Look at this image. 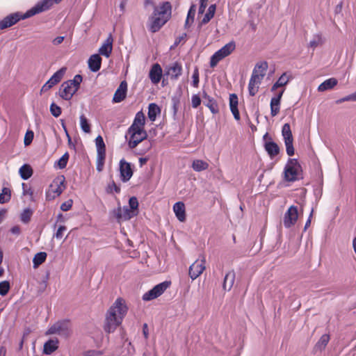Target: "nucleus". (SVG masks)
Masks as SVG:
<instances>
[{
	"label": "nucleus",
	"instance_id": "4",
	"mask_svg": "<svg viewBox=\"0 0 356 356\" xmlns=\"http://www.w3.org/2000/svg\"><path fill=\"white\" fill-rule=\"evenodd\" d=\"M268 68L267 63H257L252 70V73L248 83V92L250 95L254 96L258 92L262 79L266 75Z\"/></svg>",
	"mask_w": 356,
	"mask_h": 356
},
{
	"label": "nucleus",
	"instance_id": "64",
	"mask_svg": "<svg viewBox=\"0 0 356 356\" xmlns=\"http://www.w3.org/2000/svg\"><path fill=\"white\" fill-rule=\"evenodd\" d=\"M6 349L3 346L0 347V356H6Z\"/></svg>",
	"mask_w": 356,
	"mask_h": 356
},
{
	"label": "nucleus",
	"instance_id": "60",
	"mask_svg": "<svg viewBox=\"0 0 356 356\" xmlns=\"http://www.w3.org/2000/svg\"><path fill=\"white\" fill-rule=\"evenodd\" d=\"M143 335H144L145 338L147 339L148 338V335H149V332H148V327H147V325L146 323H145L143 325Z\"/></svg>",
	"mask_w": 356,
	"mask_h": 356
},
{
	"label": "nucleus",
	"instance_id": "17",
	"mask_svg": "<svg viewBox=\"0 0 356 356\" xmlns=\"http://www.w3.org/2000/svg\"><path fill=\"white\" fill-rule=\"evenodd\" d=\"M120 172L121 179L124 182L129 181L133 175L131 164L124 159H122L120 161Z\"/></svg>",
	"mask_w": 356,
	"mask_h": 356
},
{
	"label": "nucleus",
	"instance_id": "32",
	"mask_svg": "<svg viewBox=\"0 0 356 356\" xmlns=\"http://www.w3.org/2000/svg\"><path fill=\"white\" fill-rule=\"evenodd\" d=\"M161 113L159 106L154 103H151L148 106V118L152 122L155 121L156 116Z\"/></svg>",
	"mask_w": 356,
	"mask_h": 356
},
{
	"label": "nucleus",
	"instance_id": "25",
	"mask_svg": "<svg viewBox=\"0 0 356 356\" xmlns=\"http://www.w3.org/2000/svg\"><path fill=\"white\" fill-rule=\"evenodd\" d=\"M88 63L89 69L92 72H96L101 67L102 58L99 54H93L89 58Z\"/></svg>",
	"mask_w": 356,
	"mask_h": 356
},
{
	"label": "nucleus",
	"instance_id": "20",
	"mask_svg": "<svg viewBox=\"0 0 356 356\" xmlns=\"http://www.w3.org/2000/svg\"><path fill=\"white\" fill-rule=\"evenodd\" d=\"M163 74L162 68L159 64H154L149 73V77L154 84H157L160 82Z\"/></svg>",
	"mask_w": 356,
	"mask_h": 356
},
{
	"label": "nucleus",
	"instance_id": "36",
	"mask_svg": "<svg viewBox=\"0 0 356 356\" xmlns=\"http://www.w3.org/2000/svg\"><path fill=\"white\" fill-rule=\"evenodd\" d=\"M46 258H47L46 252H40L37 253L33 259V268H38L40 265H41L43 262H44V261L46 260Z\"/></svg>",
	"mask_w": 356,
	"mask_h": 356
},
{
	"label": "nucleus",
	"instance_id": "39",
	"mask_svg": "<svg viewBox=\"0 0 356 356\" xmlns=\"http://www.w3.org/2000/svg\"><path fill=\"white\" fill-rule=\"evenodd\" d=\"M11 197L10 190L8 188H3L0 193V203L4 204L10 201Z\"/></svg>",
	"mask_w": 356,
	"mask_h": 356
},
{
	"label": "nucleus",
	"instance_id": "13",
	"mask_svg": "<svg viewBox=\"0 0 356 356\" xmlns=\"http://www.w3.org/2000/svg\"><path fill=\"white\" fill-rule=\"evenodd\" d=\"M298 219V211L296 206H291L283 218V224L286 228H290L295 225Z\"/></svg>",
	"mask_w": 356,
	"mask_h": 356
},
{
	"label": "nucleus",
	"instance_id": "55",
	"mask_svg": "<svg viewBox=\"0 0 356 356\" xmlns=\"http://www.w3.org/2000/svg\"><path fill=\"white\" fill-rule=\"evenodd\" d=\"M208 0H200L199 14L203 13L207 5Z\"/></svg>",
	"mask_w": 356,
	"mask_h": 356
},
{
	"label": "nucleus",
	"instance_id": "45",
	"mask_svg": "<svg viewBox=\"0 0 356 356\" xmlns=\"http://www.w3.org/2000/svg\"><path fill=\"white\" fill-rule=\"evenodd\" d=\"M10 284L8 281H3L0 282V295L2 296H6L10 289Z\"/></svg>",
	"mask_w": 356,
	"mask_h": 356
},
{
	"label": "nucleus",
	"instance_id": "2",
	"mask_svg": "<svg viewBox=\"0 0 356 356\" xmlns=\"http://www.w3.org/2000/svg\"><path fill=\"white\" fill-rule=\"evenodd\" d=\"M127 311L125 302L122 298H118L107 312L104 330L106 332H113L122 323Z\"/></svg>",
	"mask_w": 356,
	"mask_h": 356
},
{
	"label": "nucleus",
	"instance_id": "24",
	"mask_svg": "<svg viewBox=\"0 0 356 356\" xmlns=\"http://www.w3.org/2000/svg\"><path fill=\"white\" fill-rule=\"evenodd\" d=\"M173 211L180 222H184L186 220L185 205L182 202H176L173 205Z\"/></svg>",
	"mask_w": 356,
	"mask_h": 356
},
{
	"label": "nucleus",
	"instance_id": "23",
	"mask_svg": "<svg viewBox=\"0 0 356 356\" xmlns=\"http://www.w3.org/2000/svg\"><path fill=\"white\" fill-rule=\"evenodd\" d=\"M202 98L204 99V105L209 108L211 112L213 114L218 113L219 108L216 101L210 97L206 92L203 91Z\"/></svg>",
	"mask_w": 356,
	"mask_h": 356
},
{
	"label": "nucleus",
	"instance_id": "44",
	"mask_svg": "<svg viewBox=\"0 0 356 356\" xmlns=\"http://www.w3.org/2000/svg\"><path fill=\"white\" fill-rule=\"evenodd\" d=\"M69 159V154L67 152L65 153L58 161L57 165L60 169H63L66 167Z\"/></svg>",
	"mask_w": 356,
	"mask_h": 356
},
{
	"label": "nucleus",
	"instance_id": "40",
	"mask_svg": "<svg viewBox=\"0 0 356 356\" xmlns=\"http://www.w3.org/2000/svg\"><path fill=\"white\" fill-rule=\"evenodd\" d=\"M329 340L330 336L328 334H323L316 344L315 348L320 350H323L328 343Z\"/></svg>",
	"mask_w": 356,
	"mask_h": 356
},
{
	"label": "nucleus",
	"instance_id": "15",
	"mask_svg": "<svg viewBox=\"0 0 356 356\" xmlns=\"http://www.w3.org/2000/svg\"><path fill=\"white\" fill-rule=\"evenodd\" d=\"M66 72V67H62L56 72L43 85L41 88V92H45L51 89L54 86L59 83L63 79Z\"/></svg>",
	"mask_w": 356,
	"mask_h": 356
},
{
	"label": "nucleus",
	"instance_id": "46",
	"mask_svg": "<svg viewBox=\"0 0 356 356\" xmlns=\"http://www.w3.org/2000/svg\"><path fill=\"white\" fill-rule=\"evenodd\" d=\"M50 111L52 115H54L56 118L58 117L61 114L60 108L54 103L51 104Z\"/></svg>",
	"mask_w": 356,
	"mask_h": 356
},
{
	"label": "nucleus",
	"instance_id": "54",
	"mask_svg": "<svg viewBox=\"0 0 356 356\" xmlns=\"http://www.w3.org/2000/svg\"><path fill=\"white\" fill-rule=\"evenodd\" d=\"M66 227L63 225L60 226L55 234V237L58 239H60L63 237V232L66 231Z\"/></svg>",
	"mask_w": 356,
	"mask_h": 356
},
{
	"label": "nucleus",
	"instance_id": "10",
	"mask_svg": "<svg viewBox=\"0 0 356 356\" xmlns=\"http://www.w3.org/2000/svg\"><path fill=\"white\" fill-rule=\"evenodd\" d=\"M71 333L70 323L67 321L58 322L49 328L47 334H57L60 336L67 337Z\"/></svg>",
	"mask_w": 356,
	"mask_h": 356
},
{
	"label": "nucleus",
	"instance_id": "16",
	"mask_svg": "<svg viewBox=\"0 0 356 356\" xmlns=\"http://www.w3.org/2000/svg\"><path fill=\"white\" fill-rule=\"evenodd\" d=\"M206 259L202 256L200 259L196 260L189 268V275L192 280L199 277L205 269Z\"/></svg>",
	"mask_w": 356,
	"mask_h": 356
},
{
	"label": "nucleus",
	"instance_id": "7",
	"mask_svg": "<svg viewBox=\"0 0 356 356\" xmlns=\"http://www.w3.org/2000/svg\"><path fill=\"white\" fill-rule=\"evenodd\" d=\"M235 48L236 44L234 41H231L226 44L211 57L210 66L211 67H216L219 61L230 55Z\"/></svg>",
	"mask_w": 356,
	"mask_h": 356
},
{
	"label": "nucleus",
	"instance_id": "28",
	"mask_svg": "<svg viewBox=\"0 0 356 356\" xmlns=\"http://www.w3.org/2000/svg\"><path fill=\"white\" fill-rule=\"evenodd\" d=\"M145 122V117L142 111H139L136 114L135 118L130 128L144 129Z\"/></svg>",
	"mask_w": 356,
	"mask_h": 356
},
{
	"label": "nucleus",
	"instance_id": "14",
	"mask_svg": "<svg viewBox=\"0 0 356 356\" xmlns=\"http://www.w3.org/2000/svg\"><path fill=\"white\" fill-rule=\"evenodd\" d=\"M95 144H96L97 152V169L98 171H101L102 169V166L104 165V162L105 156H106L105 144H104L103 138L101 136H98L96 138Z\"/></svg>",
	"mask_w": 356,
	"mask_h": 356
},
{
	"label": "nucleus",
	"instance_id": "47",
	"mask_svg": "<svg viewBox=\"0 0 356 356\" xmlns=\"http://www.w3.org/2000/svg\"><path fill=\"white\" fill-rule=\"evenodd\" d=\"M33 136H34V134L32 131H26L25 136H24V140L25 146H28L31 143V142L33 139Z\"/></svg>",
	"mask_w": 356,
	"mask_h": 356
},
{
	"label": "nucleus",
	"instance_id": "43",
	"mask_svg": "<svg viewBox=\"0 0 356 356\" xmlns=\"http://www.w3.org/2000/svg\"><path fill=\"white\" fill-rule=\"evenodd\" d=\"M323 43L321 35L319 34L314 35L313 38L310 40L309 46L313 49L317 47Z\"/></svg>",
	"mask_w": 356,
	"mask_h": 356
},
{
	"label": "nucleus",
	"instance_id": "52",
	"mask_svg": "<svg viewBox=\"0 0 356 356\" xmlns=\"http://www.w3.org/2000/svg\"><path fill=\"white\" fill-rule=\"evenodd\" d=\"M196 11V6L195 5H192L188 12L187 17L188 19H191V22H193L194 17Z\"/></svg>",
	"mask_w": 356,
	"mask_h": 356
},
{
	"label": "nucleus",
	"instance_id": "51",
	"mask_svg": "<svg viewBox=\"0 0 356 356\" xmlns=\"http://www.w3.org/2000/svg\"><path fill=\"white\" fill-rule=\"evenodd\" d=\"M73 202L72 200H68L67 201L63 202L60 206V209L63 211H69L72 207Z\"/></svg>",
	"mask_w": 356,
	"mask_h": 356
},
{
	"label": "nucleus",
	"instance_id": "58",
	"mask_svg": "<svg viewBox=\"0 0 356 356\" xmlns=\"http://www.w3.org/2000/svg\"><path fill=\"white\" fill-rule=\"evenodd\" d=\"M12 234L19 235L21 233V228L18 225L13 227L10 229Z\"/></svg>",
	"mask_w": 356,
	"mask_h": 356
},
{
	"label": "nucleus",
	"instance_id": "61",
	"mask_svg": "<svg viewBox=\"0 0 356 356\" xmlns=\"http://www.w3.org/2000/svg\"><path fill=\"white\" fill-rule=\"evenodd\" d=\"M313 209L311 211V213L309 215V217L308 218V220H307L306 223H305V229H307L309 226H310V224H311V218L313 215Z\"/></svg>",
	"mask_w": 356,
	"mask_h": 356
},
{
	"label": "nucleus",
	"instance_id": "19",
	"mask_svg": "<svg viewBox=\"0 0 356 356\" xmlns=\"http://www.w3.org/2000/svg\"><path fill=\"white\" fill-rule=\"evenodd\" d=\"M284 92V90L282 89L271 98L270 106V114L273 117L276 116L280 112V102Z\"/></svg>",
	"mask_w": 356,
	"mask_h": 356
},
{
	"label": "nucleus",
	"instance_id": "38",
	"mask_svg": "<svg viewBox=\"0 0 356 356\" xmlns=\"http://www.w3.org/2000/svg\"><path fill=\"white\" fill-rule=\"evenodd\" d=\"M215 11H216V5L215 4L211 5L209 7L207 13L204 15L203 19H202L201 24H204L208 23L213 17Z\"/></svg>",
	"mask_w": 356,
	"mask_h": 356
},
{
	"label": "nucleus",
	"instance_id": "48",
	"mask_svg": "<svg viewBox=\"0 0 356 356\" xmlns=\"http://www.w3.org/2000/svg\"><path fill=\"white\" fill-rule=\"evenodd\" d=\"M138 202L136 197H132L129 200V207L131 209L138 211Z\"/></svg>",
	"mask_w": 356,
	"mask_h": 356
},
{
	"label": "nucleus",
	"instance_id": "37",
	"mask_svg": "<svg viewBox=\"0 0 356 356\" xmlns=\"http://www.w3.org/2000/svg\"><path fill=\"white\" fill-rule=\"evenodd\" d=\"M289 81V77L284 73L283 74L279 79L274 83L273 86L271 90L274 91L277 90L280 87H283L287 84Z\"/></svg>",
	"mask_w": 356,
	"mask_h": 356
},
{
	"label": "nucleus",
	"instance_id": "30",
	"mask_svg": "<svg viewBox=\"0 0 356 356\" xmlns=\"http://www.w3.org/2000/svg\"><path fill=\"white\" fill-rule=\"evenodd\" d=\"M182 67L178 63H175L168 68V74L170 76L171 79H177L181 74Z\"/></svg>",
	"mask_w": 356,
	"mask_h": 356
},
{
	"label": "nucleus",
	"instance_id": "34",
	"mask_svg": "<svg viewBox=\"0 0 356 356\" xmlns=\"http://www.w3.org/2000/svg\"><path fill=\"white\" fill-rule=\"evenodd\" d=\"M19 173L22 179L26 180L33 175V170L28 164H24L19 170Z\"/></svg>",
	"mask_w": 356,
	"mask_h": 356
},
{
	"label": "nucleus",
	"instance_id": "33",
	"mask_svg": "<svg viewBox=\"0 0 356 356\" xmlns=\"http://www.w3.org/2000/svg\"><path fill=\"white\" fill-rule=\"evenodd\" d=\"M265 149L270 157H274L277 155L280 151L278 145L274 142L266 143Z\"/></svg>",
	"mask_w": 356,
	"mask_h": 356
},
{
	"label": "nucleus",
	"instance_id": "49",
	"mask_svg": "<svg viewBox=\"0 0 356 356\" xmlns=\"http://www.w3.org/2000/svg\"><path fill=\"white\" fill-rule=\"evenodd\" d=\"M201 104V99L197 95H193L191 97V104L193 108L198 107Z\"/></svg>",
	"mask_w": 356,
	"mask_h": 356
},
{
	"label": "nucleus",
	"instance_id": "35",
	"mask_svg": "<svg viewBox=\"0 0 356 356\" xmlns=\"http://www.w3.org/2000/svg\"><path fill=\"white\" fill-rule=\"evenodd\" d=\"M58 341L54 340H49L44 345V353L47 355L51 354L54 351H55L57 348Z\"/></svg>",
	"mask_w": 356,
	"mask_h": 356
},
{
	"label": "nucleus",
	"instance_id": "31",
	"mask_svg": "<svg viewBox=\"0 0 356 356\" xmlns=\"http://www.w3.org/2000/svg\"><path fill=\"white\" fill-rule=\"evenodd\" d=\"M209 165L207 161L201 159H195L193 161L191 168L195 172H201L208 169Z\"/></svg>",
	"mask_w": 356,
	"mask_h": 356
},
{
	"label": "nucleus",
	"instance_id": "29",
	"mask_svg": "<svg viewBox=\"0 0 356 356\" xmlns=\"http://www.w3.org/2000/svg\"><path fill=\"white\" fill-rule=\"evenodd\" d=\"M235 280V273L234 270L229 271L226 273L223 282V288L225 290L229 291L234 283Z\"/></svg>",
	"mask_w": 356,
	"mask_h": 356
},
{
	"label": "nucleus",
	"instance_id": "18",
	"mask_svg": "<svg viewBox=\"0 0 356 356\" xmlns=\"http://www.w3.org/2000/svg\"><path fill=\"white\" fill-rule=\"evenodd\" d=\"M138 211L131 209L128 206H124L122 208L119 207L115 211L116 218L118 220H127L136 216Z\"/></svg>",
	"mask_w": 356,
	"mask_h": 356
},
{
	"label": "nucleus",
	"instance_id": "53",
	"mask_svg": "<svg viewBox=\"0 0 356 356\" xmlns=\"http://www.w3.org/2000/svg\"><path fill=\"white\" fill-rule=\"evenodd\" d=\"M192 79H193V86L195 88L198 87V84H199V72H198L197 69H195V71L193 72V76H192Z\"/></svg>",
	"mask_w": 356,
	"mask_h": 356
},
{
	"label": "nucleus",
	"instance_id": "6",
	"mask_svg": "<svg viewBox=\"0 0 356 356\" xmlns=\"http://www.w3.org/2000/svg\"><path fill=\"white\" fill-rule=\"evenodd\" d=\"M130 149H134L140 143L146 139L147 134L145 129L129 128L125 136Z\"/></svg>",
	"mask_w": 356,
	"mask_h": 356
},
{
	"label": "nucleus",
	"instance_id": "21",
	"mask_svg": "<svg viewBox=\"0 0 356 356\" xmlns=\"http://www.w3.org/2000/svg\"><path fill=\"white\" fill-rule=\"evenodd\" d=\"M127 91V83L125 81H123L120 83L119 87L116 90L113 98V102L115 103L121 102L126 97Z\"/></svg>",
	"mask_w": 356,
	"mask_h": 356
},
{
	"label": "nucleus",
	"instance_id": "1",
	"mask_svg": "<svg viewBox=\"0 0 356 356\" xmlns=\"http://www.w3.org/2000/svg\"><path fill=\"white\" fill-rule=\"evenodd\" d=\"M54 2V0H42L23 15L19 13H15L6 16L0 22V30L12 26L20 19H25L36 14L47 10L52 6Z\"/></svg>",
	"mask_w": 356,
	"mask_h": 356
},
{
	"label": "nucleus",
	"instance_id": "5",
	"mask_svg": "<svg viewBox=\"0 0 356 356\" xmlns=\"http://www.w3.org/2000/svg\"><path fill=\"white\" fill-rule=\"evenodd\" d=\"M82 76L76 75L73 79L62 83L60 88V96L65 100H70L79 88Z\"/></svg>",
	"mask_w": 356,
	"mask_h": 356
},
{
	"label": "nucleus",
	"instance_id": "22",
	"mask_svg": "<svg viewBox=\"0 0 356 356\" xmlns=\"http://www.w3.org/2000/svg\"><path fill=\"white\" fill-rule=\"evenodd\" d=\"M113 39L110 34L99 49V54L108 58L113 50Z\"/></svg>",
	"mask_w": 356,
	"mask_h": 356
},
{
	"label": "nucleus",
	"instance_id": "11",
	"mask_svg": "<svg viewBox=\"0 0 356 356\" xmlns=\"http://www.w3.org/2000/svg\"><path fill=\"white\" fill-rule=\"evenodd\" d=\"M170 282H163L153 287L152 289L145 293L143 296V300L149 301L160 296L170 286Z\"/></svg>",
	"mask_w": 356,
	"mask_h": 356
},
{
	"label": "nucleus",
	"instance_id": "41",
	"mask_svg": "<svg viewBox=\"0 0 356 356\" xmlns=\"http://www.w3.org/2000/svg\"><path fill=\"white\" fill-rule=\"evenodd\" d=\"M80 126L83 132L87 134L90 132V124L84 115L80 116Z\"/></svg>",
	"mask_w": 356,
	"mask_h": 356
},
{
	"label": "nucleus",
	"instance_id": "26",
	"mask_svg": "<svg viewBox=\"0 0 356 356\" xmlns=\"http://www.w3.org/2000/svg\"><path fill=\"white\" fill-rule=\"evenodd\" d=\"M229 107L235 120H240V114L238 110V97L235 94L229 95Z\"/></svg>",
	"mask_w": 356,
	"mask_h": 356
},
{
	"label": "nucleus",
	"instance_id": "3",
	"mask_svg": "<svg viewBox=\"0 0 356 356\" xmlns=\"http://www.w3.org/2000/svg\"><path fill=\"white\" fill-rule=\"evenodd\" d=\"M171 10V4L168 1L154 7L153 14L149 19V29L152 32L158 31L169 20Z\"/></svg>",
	"mask_w": 356,
	"mask_h": 356
},
{
	"label": "nucleus",
	"instance_id": "9",
	"mask_svg": "<svg viewBox=\"0 0 356 356\" xmlns=\"http://www.w3.org/2000/svg\"><path fill=\"white\" fill-rule=\"evenodd\" d=\"M300 170V165L296 159H289L284 168V179L289 181H295Z\"/></svg>",
	"mask_w": 356,
	"mask_h": 356
},
{
	"label": "nucleus",
	"instance_id": "62",
	"mask_svg": "<svg viewBox=\"0 0 356 356\" xmlns=\"http://www.w3.org/2000/svg\"><path fill=\"white\" fill-rule=\"evenodd\" d=\"M348 101H356V92L348 95Z\"/></svg>",
	"mask_w": 356,
	"mask_h": 356
},
{
	"label": "nucleus",
	"instance_id": "57",
	"mask_svg": "<svg viewBox=\"0 0 356 356\" xmlns=\"http://www.w3.org/2000/svg\"><path fill=\"white\" fill-rule=\"evenodd\" d=\"M64 37L63 36H58V37H56V38H54L53 40H52V43L54 45H58L60 44H61L63 40H64Z\"/></svg>",
	"mask_w": 356,
	"mask_h": 356
},
{
	"label": "nucleus",
	"instance_id": "50",
	"mask_svg": "<svg viewBox=\"0 0 356 356\" xmlns=\"http://www.w3.org/2000/svg\"><path fill=\"white\" fill-rule=\"evenodd\" d=\"M23 195H29L33 200V192L32 189L29 187L26 184H22Z\"/></svg>",
	"mask_w": 356,
	"mask_h": 356
},
{
	"label": "nucleus",
	"instance_id": "63",
	"mask_svg": "<svg viewBox=\"0 0 356 356\" xmlns=\"http://www.w3.org/2000/svg\"><path fill=\"white\" fill-rule=\"evenodd\" d=\"M148 159L147 158H140L139 159V163L140 166H143L145 163H147Z\"/></svg>",
	"mask_w": 356,
	"mask_h": 356
},
{
	"label": "nucleus",
	"instance_id": "56",
	"mask_svg": "<svg viewBox=\"0 0 356 356\" xmlns=\"http://www.w3.org/2000/svg\"><path fill=\"white\" fill-rule=\"evenodd\" d=\"M110 191L112 192V191H115V193H119L120 191V186H117L115 182H113L111 184L109 185L108 186Z\"/></svg>",
	"mask_w": 356,
	"mask_h": 356
},
{
	"label": "nucleus",
	"instance_id": "27",
	"mask_svg": "<svg viewBox=\"0 0 356 356\" xmlns=\"http://www.w3.org/2000/svg\"><path fill=\"white\" fill-rule=\"evenodd\" d=\"M337 83L338 81L335 78H330L319 85L318 90L319 92H324L331 90L337 85Z\"/></svg>",
	"mask_w": 356,
	"mask_h": 356
},
{
	"label": "nucleus",
	"instance_id": "42",
	"mask_svg": "<svg viewBox=\"0 0 356 356\" xmlns=\"http://www.w3.org/2000/svg\"><path fill=\"white\" fill-rule=\"evenodd\" d=\"M32 215L33 211L31 209L29 208L25 209L21 213L20 219L24 223H28L30 221Z\"/></svg>",
	"mask_w": 356,
	"mask_h": 356
},
{
	"label": "nucleus",
	"instance_id": "8",
	"mask_svg": "<svg viewBox=\"0 0 356 356\" xmlns=\"http://www.w3.org/2000/svg\"><path fill=\"white\" fill-rule=\"evenodd\" d=\"M64 181V177H58L53 181L46 193V197L48 200H54L62 193L65 188Z\"/></svg>",
	"mask_w": 356,
	"mask_h": 356
},
{
	"label": "nucleus",
	"instance_id": "12",
	"mask_svg": "<svg viewBox=\"0 0 356 356\" xmlns=\"http://www.w3.org/2000/svg\"><path fill=\"white\" fill-rule=\"evenodd\" d=\"M282 134L284 138L286 153L289 156H293L294 154V148L293 146V136L289 124L286 123L283 125Z\"/></svg>",
	"mask_w": 356,
	"mask_h": 356
},
{
	"label": "nucleus",
	"instance_id": "59",
	"mask_svg": "<svg viewBox=\"0 0 356 356\" xmlns=\"http://www.w3.org/2000/svg\"><path fill=\"white\" fill-rule=\"evenodd\" d=\"M172 102H173V106H172L173 112H174V114L175 115L178 111L179 102H178V100H177L175 99H173Z\"/></svg>",
	"mask_w": 356,
	"mask_h": 356
}]
</instances>
